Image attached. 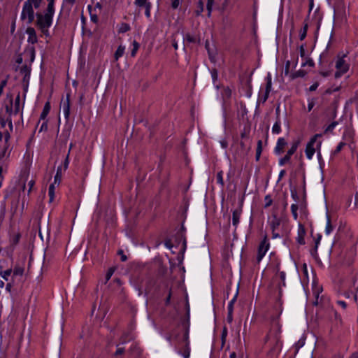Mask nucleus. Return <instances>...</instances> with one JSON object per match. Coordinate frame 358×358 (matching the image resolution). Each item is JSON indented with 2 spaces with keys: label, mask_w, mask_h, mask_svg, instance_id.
Returning <instances> with one entry per match:
<instances>
[{
  "label": "nucleus",
  "mask_w": 358,
  "mask_h": 358,
  "mask_svg": "<svg viewBox=\"0 0 358 358\" xmlns=\"http://www.w3.org/2000/svg\"><path fill=\"white\" fill-rule=\"evenodd\" d=\"M124 352V349L123 348H117L115 355H120L123 354Z\"/></svg>",
  "instance_id": "obj_56"
},
{
  "label": "nucleus",
  "mask_w": 358,
  "mask_h": 358,
  "mask_svg": "<svg viewBox=\"0 0 358 358\" xmlns=\"http://www.w3.org/2000/svg\"><path fill=\"white\" fill-rule=\"evenodd\" d=\"M262 152V141L259 140L257 142V149H256L255 158H256L257 161H258L259 159Z\"/></svg>",
  "instance_id": "obj_26"
},
{
  "label": "nucleus",
  "mask_w": 358,
  "mask_h": 358,
  "mask_svg": "<svg viewBox=\"0 0 358 358\" xmlns=\"http://www.w3.org/2000/svg\"><path fill=\"white\" fill-rule=\"evenodd\" d=\"M50 103L49 101L46 102L44 105L43 111L41 113L40 118L45 120L50 110Z\"/></svg>",
  "instance_id": "obj_21"
},
{
  "label": "nucleus",
  "mask_w": 358,
  "mask_h": 358,
  "mask_svg": "<svg viewBox=\"0 0 358 358\" xmlns=\"http://www.w3.org/2000/svg\"><path fill=\"white\" fill-rule=\"evenodd\" d=\"M319 86V83L317 82L313 83L310 87H309V90L310 92H313V91H315L317 90V88Z\"/></svg>",
  "instance_id": "obj_53"
},
{
  "label": "nucleus",
  "mask_w": 358,
  "mask_h": 358,
  "mask_svg": "<svg viewBox=\"0 0 358 358\" xmlns=\"http://www.w3.org/2000/svg\"><path fill=\"white\" fill-rule=\"evenodd\" d=\"M118 254L121 255V260H122V262H125V261H127V256L124 254V252H123V251H122V250H120V251L118 252Z\"/></svg>",
  "instance_id": "obj_54"
},
{
  "label": "nucleus",
  "mask_w": 358,
  "mask_h": 358,
  "mask_svg": "<svg viewBox=\"0 0 358 358\" xmlns=\"http://www.w3.org/2000/svg\"><path fill=\"white\" fill-rule=\"evenodd\" d=\"M21 234L19 232H13L10 236V247L14 248L19 243Z\"/></svg>",
  "instance_id": "obj_17"
},
{
  "label": "nucleus",
  "mask_w": 358,
  "mask_h": 358,
  "mask_svg": "<svg viewBox=\"0 0 358 358\" xmlns=\"http://www.w3.org/2000/svg\"><path fill=\"white\" fill-rule=\"evenodd\" d=\"M184 40H185L188 43H199V38L197 36L192 35L190 34H186L184 37Z\"/></svg>",
  "instance_id": "obj_22"
},
{
  "label": "nucleus",
  "mask_w": 358,
  "mask_h": 358,
  "mask_svg": "<svg viewBox=\"0 0 358 358\" xmlns=\"http://www.w3.org/2000/svg\"><path fill=\"white\" fill-rule=\"evenodd\" d=\"M151 8L152 4H148L147 6L145 7V15L147 17V18H150L151 16Z\"/></svg>",
  "instance_id": "obj_41"
},
{
  "label": "nucleus",
  "mask_w": 358,
  "mask_h": 358,
  "mask_svg": "<svg viewBox=\"0 0 358 358\" xmlns=\"http://www.w3.org/2000/svg\"><path fill=\"white\" fill-rule=\"evenodd\" d=\"M54 13L55 10L46 9L45 13L38 12L36 14L35 24L46 37L50 36L49 29L52 24Z\"/></svg>",
  "instance_id": "obj_2"
},
{
  "label": "nucleus",
  "mask_w": 358,
  "mask_h": 358,
  "mask_svg": "<svg viewBox=\"0 0 358 358\" xmlns=\"http://www.w3.org/2000/svg\"><path fill=\"white\" fill-rule=\"evenodd\" d=\"M134 3L138 7L145 8L148 6V4H150L151 3L149 1V0H135Z\"/></svg>",
  "instance_id": "obj_29"
},
{
  "label": "nucleus",
  "mask_w": 358,
  "mask_h": 358,
  "mask_svg": "<svg viewBox=\"0 0 358 358\" xmlns=\"http://www.w3.org/2000/svg\"><path fill=\"white\" fill-rule=\"evenodd\" d=\"M320 74L322 75L323 77H327L329 76V72L328 71H321L320 72Z\"/></svg>",
  "instance_id": "obj_64"
},
{
  "label": "nucleus",
  "mask_w": 358,
  "mask_h": 358,
  "mask_svg": "<svg viewBox=\"0 0 358 358\" xmlns=\"http://www.w3.org/2000/svg\"><path fill=\"white\" fill-rule=\"evenodd\" d=\"M10 138V135L9 133H6L5 140L3 142L0 143V159L6 156L8 150V141Z\"/></svg>",
  "instance_id": "obj_12"
},
{
  "label": "nucleus",
  "mask_w": 358,
  "mask_h": 358,
  "mask_svg": "<svg viewBox=\"0 0 358 358\" xmlns=\"http://www.w3.org/2000/svg\"><path fill=\"white\" fill-rule=\"evenodd\" d=\"M306 74V73L303 70H299V71L292 73L290 75V77L293 80V79H295V78H297L299 77H303Z\"/></svg>",
  "instance_id": "obj_31"
},
{
  "label": "nucleus",
  "mask_w": 358,
  "mask_h": 358,
  "mask_svg": "<svg viewBox=\"0 0 358 358\" xmlns=\"http://www.w3.org/2000/svg\"><path fill=\"white\" fill-rule=\"evenodd\" d=\"M213 3H214V0H208L207 1L206 7H207V10H208V17L210 16V14H211V12H212V9H213Z\"/></svg>",
  "instance_id": "obj_39"
},
{
  "label": "nucleus",
  "mask_w": 358,
  "mask_h": 358,
  "mask_svg": "<svg viewBox=\"0 0 358 358\" xmlns=\"http://www.w3.org/2000/svg\"><path fill=\"white\" fill-rule=\"evenodd\" d=\"M299 143L300 142L299 141H294L292 144L291 148L288 150V151H287V154L285 155V157L281 158L279 160L280 166L285 165L286 163H287L290 160L292 155L296 151V150L299 147Z\"/></svg>",
  "instance_id": "obj_8"
},
{
  "label": "nucleus",
  "mask_w": 358,
  "mask_h": 358,
  "mask_svg": "<svg viewBox=\"0 0 358 358\" xmlns=\"http://www.w3.org/2000/svg\"><path fill=\"white\" fill-rule=\"evenodd\" d=\"M236 296L229 301V304H228V307H227V309H228V312H233V308H234V303L236 301Z\"/></svg>",
  "instance_id": "obj_44"
},
{
  "label": "nucleus",
  "mask_w": 358,
  "mask_h": 358,
  "mask_svg": "<svg viewBox=\"0 0 358 358\" xmlns=\"http://www.w3.org/2000/svg\"><path fill=\"white\" fill-rule=\"evenodd\" d=\"M48 4L46 9L55 10V0H47Z\"/></svg>",
  "instance_id": "obj_46"
},
{
  "label": "nucleus",
  "mask_w": 358,
  "mask_h": 358,
  "mask_svg": "<svg viewBox=\"0 0 358 358\" xmlns=\"http://www.w3.org/2000/svg\"><path fill=\"white\" fill-rule=\"evenodd\" d=\"M306 64H308L309 66H312L314 65V63H313V60L308 59L306 62L302 63L301 66H305Z\"/></svg>",
  "instance_id": "obj_57"
},
{
  "label": "nucleus",
  "mask_w": 358,
  "mask_h": 358,
  "mask_svg": "<svg viewBox=\"0 0 358 358\" xmlns=\"http://www.w3.org/2000/svg\"><path fill=\"white\" fill-rule=\"evenodd\" d=\"M41 2L42 0H26L22 6L20 19L25 20L27 24L32 23L35 17L34 8L38 9Z\"/></svg>",
  "instance_id": "obj_3"
},
{
  "label": "nucleus",
  "mask_w": 358,
  "mask_h": 358,
  "mask_svg": "<svg viewBox=\"0 0 358 358\" xmlns=\"http://www.w3.org/2000/svg\"><path fill=\"white\" fill-rule=\"evenodd\" d=\"M242 213V208H238L233 210L232 213V223L234 227H237L240 222L241 215Z\"/></svg>",
  "instance_id": "obj_14"
},
{
  "label": "nucleus",
  "mask_w": 358,
  "mask_h": 358,
  "mask_svg": "<svg viewBox=\"0 0 358 358\" xmlns=\"http://www.w3.org/2000/svg\"><path fill=\"white\" fill-rule=\"evenodd\" d=\"M232 313L233 312H228L227 320L229 322H231L232 321Z\"/></svg>",
  "instance_id": "obj_63"
},
{
  "label": "nucleus",
  "mask_w": 358,
  "mask_h": 358,
  "mask_svg": "<svg viewBox=\"0 0 358 358\" xmlns=\"http://www.w3.org/2000/svg\"><path fill=\"white\" fill-rule=\"evenodd\" d=\"M27 34V42L31 44H35L38 42L36 31L34 27H29L26 29Z\"/></svg>",
  "instance_id": "obj_13"
},
{
  "label": "nucleus",
  "mask_w": 358,
  "mask_h": 358,
  "mask_svg": "<svg viewBox=\"0 0 358 358\" xmlns=\"http://www.w3.org/2000/svg\"><path fill=\"white\" fill-rule=\"evenodd\" d=\"M6 85H7V79H4V80H1V82L0 83V96H1L3 89L6 86Z\"/></svg>",
  "instance_id": "obj_45"
},
{
  "label": "nucleus",
  "mask_w": 358,
  "mask_h": 358,
  "mask_svg": "<svg viewBox=\"0 0 358 358\" xmlns=\"http://www.w3.org/2000/svg\"><path fill=\"white\" fill-rule=\"evenodd\" d=\"M281 131V122L280 117H276V121L272 127V132L278 134Z\"/></svg>",
  "instance_id": "obj_20"
},
{
  "label": "nucleus",
  "mask_w": 358,
  "mask_h": 358,
  "mask_svg": "<svg viewBox=\"0 0 358 358\" xmlns=\"http://www.w3.org/2000/svg\"><path fill=\"white\" fill-rule=\"evenodd\" d=\"M55 183H52L48 188V195L50 197V202H52L55 199Z\"/></svg>",
  "instance_id": "obj_25"
},
{
  "label": "nucleus",
  "mask_w": 358,
  "mask_h": 358,
  "mask_svg": "<svg viewBox=\"0 0 358 358\" xmlns=\"http://www.w3.org/2000/svg\"><path fill=\"white\" fill-rule=\"evenodd\" d=\"M113 271H114L112 268L109 269V271H108V273H106V280H108L111 278V276L113 273Z\"/></svg>",
  "instance_id": "obj_55"
},
{
  "label": "nucleus",
  "mask_w": 358,
  "mask_h": 358,
  "mask_svg": "<svg viewBox=\"0 0 358 358\" xmlns=\"http://www.w3.org/2000/svg\"><path fill=\"white\" fill-rule=\"evenodd\" d=\"M336 68L337 69V71L335 73V77L339 78L348 71L349 65L345 62L343 57H339L336 60Z\"/></svg>",
  "instance_id": "obj_7"
},
{
  "label": "nucleus",
  "mask_w": 358,
  "mask_h": 358,
  "mask_svg": "<svg viewBox=\"0 0 358 358\" xmlns=\"http://www.w3.org/2000/svg\"><path fill=\"white\" fill-rule=\"evenodd\" d=\"M321 236L319 235L318 238L315 240V250L317 251L318 245L320 244V240H321Z\"/></svg>",
  "instance_id": "obj_59"
},
{
  "label": "nucleus",
  "mask_w": 358,
  "mask_h": 358,
  "mask_svg": "<svg viewBox=\"0 0 358 358\" xmlns=\"http://www.w3.org/2000/svg\"><path fill=\"white\" fill-rule=\"evenodd\" d=\"M299 54H300L301 57H302V58L306 57V50H305V47L303 45H301L299 47Z\"/></svg>",
  "instance_id": "obj_47"
},
{
  "label": "nucleus",
  "mask_w": 358,
  "mask_h": 358,
  "mask_svg": "<svg viewBox=\"0 0 358 358\" xmlns=\"http://www.w3.org/2000/svg\"><path fill=\"white\" fill-rule=\"evenodd\" d=\"M69 164V155H67L66 157V159H65L64 162V167H62V169L64 171H66L68 169Z\"/></svg>",
  "instance_id": "obj_51"
},
{
  "label": "nucleus",
  "mask_w": 358,
  "mask_h": 358,
  "mask_svg": "<svg viewBox=\"0 0 358 358\" xmlns=\"http://www.w3.org/2000/svg\"><path fill=\"white\" fill-rule=\"evenodd\" d=\"M320 137H322V134H317L314 135L308 142L305 149V153L306 157L308 159H311L313 158L316 150H317V155L320 156V150L322 145V141H317V139Z\"/></svg>",
  "instance_id": "obj_5"
},
{
  "label": "nucleus",
  "mask_w": 358,
  "mask_h": 358,
  "mask_svg": "<svg viewBox=\"0 0 358 358\" xmlns=\"http://www.w3.org/2000/svg\"><path fill=\"white\" fill-rule=\"evenodd\" d=\"M266 85L265 92H264V95H262L260 98L261 101L263 103L266 101V100L268 99V98L269 96V94L271 91L272 78H271V73H268V75L266 76Z\"/></svg>",
  "instance_id": "obj_11"
},
{
  "label": "nucleus",
  "mask_w": 358,
  "mask_h": 358,
  "mask_svg": "<svg viewBox=\"0 0 358 358\" xmlns=\"http://www.w3.org/2000/svg\"><path fill=\"white\" fill-rule=\"evenodd\" d=\"M125 48L124 46L120 45L115 52V60H118L120 57H122L124 53Z\"/></svg>",
  "instance_id": "obj_23"
},
{
  "label": "nucleus",
  "mask_w": 358,
  "mask_h": 358,
  "mask_svg": "<svg viewBox=\"0 0 358 358\" xmlns=\"http://www.w3.org/2000/svg\"><path fill=\"white\" fill-rule=\"evenodd\" d=\"M281 327L277 319H273L269 332L265 338V343L270 348L273 353H279L281 350L282 343L281 341Z\"/></svg>",
  "instance_id": "obj_1"
},
{
  "label": "nucleus",
  "mask_w": 358,
  "mask_h": 358,
  "mask_svg": "<svg viewBox=\"0 0 358 358\" xmlns=\"http://www.w3.org/2000/svg\"><path fill=\"white\" fill-rule=\"evenodd\" d=\"M333 229H334V227L331 225L330 218L327 216V224H326V227H325L326 234L327 235L330 234L332 232Z\"/></svg>",
  "instance_id": "obj_30"
},
{
  "label": "nucleus",
  "mask_w": 358,
  "mask_h": 358,
  "mask_svg": "<svg viewBox=\"0 0 358 358\" xmlns=\"http://www.w3.org/2000/svg\"><path fill=\"white\" fill-rule=\"evenodd\" d=\"M34 183H35V182H34L33 180H31L29 182L28 185H29V189H28V194H29V193L31 192V188H32V187H33V186L34 185Z\"/></svg>",
  "instance_id": "obj_58"
},
{
  "label": "nucleus",
  "mask_w": 358,
  "mask_h": 358,
  "mask_svg": "<svg viewBox=\"0 0 358 358\" xmlns=\"http://www.w3.org/2000/svg\"><path fill=\"white\" fill-rule=\"evenodd\" d=\"M216 180H217V182L218 184H220L222 187H223L224 185L222 171H220L217 173Z\"/></svg>",
  "instance_id": "obj_36"
},
{
  "label": "nucleus",
  "mask_w": 358,
  "mask_h": 358,
  "mask_svg": "<svg viewBox=\"0 0 358 358\" xmlns=\"http://www.w3.org/2000/svg\"><path fill=\"white\" fill-rule=\"evenodd\" d=\"M338 125V122L334 121L332 122L330 124H329L324 129V133H330L335 129V127Z\"/></svg>",
  "instance_id": "obj_34"
},
{
  "label": "nucleus",
  "mask_w": 358,
  "mask_h": 358,
  "mask_svg": "<svg viewBox=\"0 0 358 358\" xmlns=\"http://www.w3.org/2000/svg\"><path fill=\"white\" fill-rule=\"evenodd\" d=\"M12 273V269H7L3 272H0L1 276L6 281L9 280V277Z\"/></svg>",
  "instance_id": "obj_37"
},
{
  "label": "nucleus",
  "mask_w": 358,
  "mask_h": 358,
  "mask_svg": "<svg viewBox=\"0 0 358 358\" xmlns=\"http://www.w3.org/2000/svg\"><path fill=\"white\" fill-rule=\"evenodd\" d=\"M291 195L294 200L296 201L298 199V195L295 191H291Z\"/></svg>",
  "instance_id": "obj_60"
},
{
  "label": "nucleus",
  "mask_w": 358,
  "mask_h": 358,
  "mask_svg": "<svg viewBox=\"0 0 358 358\" xmlns=\"http://www.w3.org/2000/svg\"><path fill=\"white\" fill-rule=\"evenodd\" d=\"M177 352L182 355L183 358H189L190 356V347L189 341V329H187L182 338L178 339L176 344Z\"/></svg>",
  "instance_id": "obj_4"
},
{
  "label": "nucleus",
  "mask_w": 358,
  "mask_h": 358,
  "mask_svg": "<svg viewBox=\"0 0 358 358\" xmlns=\"http://www.w3.org/2000/svg\"><path fill=\"white\" fill-rule=\"evenodd\" d=\"M64 171L62 169V166H58L57 169V173L54 178V182L53 183L57 184L58 186L62 180V173Z\"/></svg>",
  "instance_id": "obj_18"
},
{
  "label": "nucleus",
  "mask_w": 358,
  "mask_h": 358,
  "mask_svg": "<svg viewBox=\"0 0 358 358\" xmlns=\"http://www.w3.org/2000/svg\"><path fill=\"white\" fill-rule=\"evenodd\" d=\"M315 99H308V111L310 112L315 106Z\"/></svg>",
  "instance_id": "obj_42"
},
{
  "label": "nucleus",
  "mask_w": 358,
  "mask_h": 358,
  "mask_svg": "<svg viewBox=\"0 0 358 358\" xmlns=\"http://www.w3.org/2000/svg\"><path fill=\"white\" fill-rule=\"evenodd\" d=\"M343 308H345L346 306H347V304L345 301H338L337 302Z\"/></svg>",
  "instance_id": "obj_61"
},
{
  "label": "nucleus",
  "mask_w": 358,
  "mask_h": 358,
  "mask_svg": "<svg viewBox=\"0 0 358 358\" xmlns=\"http://www.w3.org/2000/svg\"><path fill=\"white\" fill-rule=\"evenodd\" d=\"M131 29L130 25L127 23L122 22L118 27V32L119 33H125L129 31Z\"/></svg>",
  "instance_id": "obj_24"
},
{
  "label": "nucleus",
  "mask_w": 358,
  "mask_h": 358,
  "mask_svg": "<svg viewBox=\"0 0 358 358\" xmlns=\"http://www.w3.org/2000/svg\"><path fill=\"white\" fill-rule=\"evenodd\" d=\"M270 248V243L266 235L259 243L257 248V262L259 263Z\"/></svg>",
  "instance_id": "obj_6"
},
{
  "label": "nucleus",
  "mask_w": 358,
  "mask_h": 358,
  "mask_svg": "<svg viewBox=\"0 0 358 358\" xmlns=\"http://www.w3.org/2000/svg\"><path fill=\"white\" fill-rule=\"evenodd\" d=\"M171 291L169 292L166 299V301H165V303L166 304H169L170 303V300H171Z\"/></svg>",
  "instance_id": "obj_62"
},
{
  "label": "nucleus",
  "mask_w": 358,
  "mask_h": 358,
  "mask_svg": "<svg viewBox=\"0 0 358 358\" xmlns=\"http://www.w3.org/2000/svg\"><path fill=\"white\" fill-rule=\"evenodd\" d=\"M308 24H304L303 28L299 31V38L301 41H303L305 39L306 35H307V31H308Z\"/></svg>",
  "instance_id": "obj_27"
},
{
  "label": "nucleus",
  "mask_w": 358,
  "mask_h": 358,
  "mask_svg": "<svg viewBox=\"0 0 358 358\" xmlns=\"http://www.w3.org/2000/svg\"><path fill=\"white\" fill-rule=\"evenodd\" d=\"M6 113L8 114V117H7L6 120H4L3 118H0V124H1V127L3 128H4L6 127V124L8 123L10 131H12L13 129V123H12L11 118H10V117H11V115L13 114V109H12L11 106H6Z\"/></svg>",
  "instance_id": "obj_10"
},
{
  "label": "nucleus",
  "mask_w": 358,
  "mask_h": 358,
  "mask_svg": "<svg viewBox=\"0 0 358 358\" xmlns=\"http://www.w3.org/2000/svg\"><path fill=\"white\" fill-rule=\"evenodd\" d=\"M63 113L66 119L70 115V94H67L66 99L63 101Z\"/></svg>",
  "instance_id": "obj_15"
},
{
  "label": "nucleus",
  "mask_w": 358,
  "mask_h": 358,
  "mask_svg": "<svg viewBox=\"0 0 358 358\" xmlns=\"http://www.w3.org/2000/svg\"><path fill=\"white\" fill-rule=\"evenodd\" d=\"M6 172V168H3L2 166H0V181L1 182L3 180V173Z\"/></svg>",
  "instance_id": "obj_48"
},
{
  "label": "nucleus",
  "mask_w": 358,
  "mask_h": 358,
  "mask_svg": "<svg viewBox=\"0 0 358 358\" xmlns=\"http://www.w3.org/2000/svg\"><path fill=\"white\" fill-rule=\"evenodd\" d=\"M298 208H299V207H298L297 204H296V203L292 204L291 211H292V216L295 220H296L298 219V213H297Z\"/></svg>",
  "instance_id": "obj_35"
},
{
  "label": "nucleus",
  "mask_w": 358,
  "mask_h": 358,
  "mask_svg": "<svg viewBox=\"0 0 358 358\" xmlns=\"http://www.w3.org/2000/svg\"><path fill=\"white\" fill-rule=\"evenodd\" d=\"M6 133L10 134V131L8 130L3 131H0V143L3 142V141L5 140Z\"/></svg>",
  "instance_id": "obj_50"
},
{
  "label": "nucleus",
  "mask_w": 358,
  "mask_h": 358,
  "mask_svg": "<svg viewBox=\"0 0 358 358\" xmlns=\"http://www.w3.org/2000/svg\"><path fill=\"white\" fill-rule=\"evenodd\" d=\"M203 2L202 0H199L198 1V9L196 10V15H200L201 13L203 11Z\"/></svg>",
  "instance_id": "obj_38"
},
{
  "label": "nucleus",
  "mask_w": 358,
  "mask_h": 358,
  "mask_svg": "<svg viewBox=\"0 0 358 358\" xmlns=\"http://www.w3.org/2000/svg\"><path fill=\"white\" fill-rule=\"evenodd\" d=\"M345 143L344 142H340L334 150V154L339 153L341 151L343 146H345Z\"/></svg>",
  "instance_id": "obj_43"
},
{
  "label": "nucleus",
  "mask_w": 358,
  "mask_h": 358,
  "mask_svg": "<svg viewBox=\"0 0 358 358\" xmlns=\"http://www.w3.org/2000/svg\"><path fill=\"white\" fill-rule=\"evenodd\" d=\"M132 46H133V48H132V50L131 51V57H135L136 55V52H137V51H138V48L140 47V45H139V43L137 41H134L132 42Z\"/></svg>",
  "instance_id": "obj_33"
},
{
  "label": "nucleus",
  "mask_w": 358,
  "mask_h": 358,
  "mask_svg": "<svg viewBox=\"0 0 358 358\" xmlns=\"http://www.w3.org/2000/svg\"><path fill=\"white\" fill-rule=\"evenodd\" d=\"M21 73L24 74V80H29L30 76V70L25 66L21 69Z\"/></svg>",
  "instance_id": "obj_32"
},
{
  "label": "nucleus",
  "mask_w": 358,
  "mask_h": 358,
  "mask_svg": "<svg viewBox=\"0 0 358 358\" xmlns=\"http://www.w3.org/2000/svg\"><path fill=\"white\" fill-rule=\"evenodd\" d=\"M280 224V220L276 216H273L272 220L270 222L269 225L272 231V238H277L280 237L279 233L277 231Z\"/></svg>",
  "instance_id": "obj_9"
},
{
  "label": "nucleus",
  "mask_w": 358,
  "mask_h": 358,
  "mask_svg": "<svg viewBox=\"0 0 358 358\" xmlns=\"http://www.w3.org/2000/svg\"><path fill=\"white\" fill-rule=\"evenodd\" d=\"M287 145V142L284 138H279L276 146L275 148V151L277 154H280L283 152L285 146Z\"/></svg>",
  "instance_id": "obj_16"
},
{
  "label": "nucleus",
  "mask_w": 358,
  "mask_h": 358,
  "mask_svg": "<svg viewBox=\"0 0 358 358\" xmlns=\"http://www.w3.org/2000/svg\"><path fill=\"white\" fill-rule=\"evenodd\" d=\"M279 275H280L281 280L282 281L283 285L285 286V276H286L285 273L284 271H279Z\"/></svg>",
  "instance_id": "obj_52"
},
{
  "label": "nucleus",
  "mask_w": 358,
  "mask_h": 358,
  "mask_svg": "<svg viewBox=\"0 0 358 358\" xmlns=\"http://www.w3.org/2000/svg\"><path fill=\"white\" fill-rule=\"evenodd\" d=\"M20 111V93L19 92L15 99L13 114L17 115Z\"/></svg>",
  "instance_id": "obj_19"
},
{
  "label": "nucleus",
  "mask_w": 358,
  "mask_h": 358,
  "mask_svg": "<svg viewBox=\"0 0 358 358\" xmlns=\"http://www.w3.org/2000/svg\"><path fill=\"white\" fill-rule=\"evenodd\" d=\"M180 3V0H173L171 3V6L173 9H176L178 8Z\"/></svg>",
  "instance_id": "obj_49"
},
{
  "label": "nucleus",
  "mask_w": 358,
  "mask_h": 358,
  "mask_svg": "<svg viewBox=\"0 0 358 358\" xmlns=\"http://www.w3.org/2000/svg\"><path fill=\"white\" fill-rule=\"evenodd\" d=\"M13 276H22L24 273V268L22 266H15L13 271H12Z\"/></svg>",
  "instance_id": "obj_28"
},
{
  "label": "nucleus",
  "mask_w": 358,
  "mask_h": 358,
  "mask_svg": "<svg viewBox=\"0 0 358 358\" xmlns=\"http://www.w3.org/2000/svg\"><path fill=\"white\" fill-rule=\"evenodd\" d=\"M264 201H265V205H264L265 208L269 207L270 206H271V204L273 203V200L270 195H266L264 198Z\"/></svg>",
  "instance_id": "obj_40"
}]
</instances>
